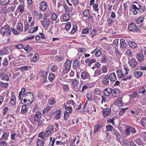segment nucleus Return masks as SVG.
I'll list each match as a JSON object with an SVG mask.
<instances>
[{
	"label": "nucleus",
	"mask_w": 146,
	"mask_h": 146,
	"mask_svg": "<svg viewBox=\"0 0 146 146\" xmlns=\"http://www.w3.org/2000/svg\"><path fill=\"white\" fill-rule=\"evenodd\" d=\"M23 98L27 100L28 103H26V104L27 106H29L33 102L34 96L33 94L30 92L27 93L23 95Z\"/></svg>",
	"instance_id": "1"
},
{
	"label": "nucleus",
	"mask_w": 146,
	"mask_h": 146,
	"mask_svg": "<svg viewBox=\"0 0 146 146\" xmlns=\"http://www.w3.org/2000/svg\"><path fill=\"white\" fill-rule=\"evenodd\" d=\"M0 32L3 35H9L11 33V31L9 26L7 25L5 26L0 30Z\"/></svg>",
	"instance_id": "2"
},
{
	"label": "nucleus",
	"mask_w": 146,
	"mask_h": 146,
	"mask_svg": "<svg viewBox=\"0 0 146 146\" xmlns=\"http://www.w3.org/2000/svg\"><path fill=\"white\" fill-rule=\"evenodd\" d=\"M129 30L131 31H139L140 30L137 27L136 25L134 23H131L128 27Z\"/></svg>",
	"instance_id": "3"
},
{
	"label": "nucleus",
	"mask_w": 146,
	"mask_h": 146,
	"mask_svg": "<svg viewBox=\"0 0 146 146\" xmlns=\"http://www.w3.org/2000/svg\"><path fill=\"white\" fill-rule=\"evenodd\" d=\"M51 113L54 115V118L56 120H58L60 117L61 114L60 110H57L54 112H51Z\"/></svg>",
	"instance_id": "4"
},
{
	"label": "nucleus",
	"mask_w": 146,
	"mask_h": 146,
	"mask_svg": "<svg viewBox=\"0 0 146 146\" xmlns=\"http://www.w3.org/2000/svg\"><path fill=\"white\" fill-rule=\"evenodd\" d=\"M39 75L40 77L43 79V81L45 82L46 80L47 73L43 70H41L40 72Z\"/></svg>",
	"instance_id": "5"
},
{
	"label": "nucleus",
	"mask_w": 146,
	"mask_h": 146,
	"mask_svg": "<svg viewBox=\"0 0 146 146\" xmlns=\"http://www.w3.org/2000/svg\"><path fill=\"white\" fill-rule=\"evenodd\" d=\"M120 91L117 88H115L111 90V93L113 96L117 97L119 96Z\"/></svg>",
	"instance_id": "6"
},
{
	"label": "nucleus",
	"mask_w": 146,
	"mask_h": 146,
	"mask_svg": "<svg viewBox=\"0 0 146 146\" xmlns=\"http://www.w3.org/2000/svg\"><path fill=\"white\" fill-rule=\"evenodd\" d=\"M41 117V114L39 111H36L34 117V120L36 122H37Z\"/></svg>",
	"instance_id": "7"
},
{
	"label": "nucleus",
	"mask_w": 146,
	"mask_h": 146,
	"mask_svg": "<svg viewBox=\"0 0 146 146\" xmlns=\"http://www.w3.org/2000/svg\"><path fill=\"white\" fill-rule=\"evenodd\" d=\"M80 139L78 137H77L74 139L72 141H71L70 144V146H76L79 142Z\"/></svg>",
	"instance_id": "8"
},
{
	"label": "nucleus",
	"mask_w": 146,
	"mask_h": 146,
	"mask_svg": "<svg viewBox=\"0 0 146 146\" xmlns=\"http://www.w3.org/2000/svg\"><path fill=\"white\" fill-rule=\"evenodd\" d=\"M110 110L109 109L106 108L103 111V113L105 117H107L110 116Z\"/></svg>",
	"instance_id": "9"
},
{
	"label": "nucleus",
	"mask_w": 146,
	"mask_h": 146,
	"mask_svg": "<svg viewBox=\"0 0 146 146\" xmlns=\"http://www.w3.org/2000/svg\"><path fill=\"white\" fill-rule=\"evenodd\" d=\"M71 64V62L70 61L68 60L66 61L65 63V67L67 70H68L70 69Z\"/></svg>",
	"instance_id": "10"
},
{
	"label": "nucleus",
	"mask_w": 146,
	"mask_h": 146,
	"mask_svg": "<svg viewBox=\"0 0 146 146\" xmlns=\"http://www.w3.org/2000/svg\"><path fill=\"white\" fill-rule=\"evenodd\" d=\"M49 24V20L48 19H45L42 22V25L45 27H48Z\"/></svg>",
	"instance_id": "11"
},
{
	"label": "nucleus",
	"mask_w": 146,
	"mask_h": 146,
	"mask_svg": "<svg viewBox=\"0 0 146 146\" xmlns=\"http://www.w3.org/2000/svg\"><path fill=\"white\" fill-rule=\"evenodd\" d=\"M16 102V100L15 96L13 94L12 95L10 99L11 104L12 105H14L15 104Z\"/></svg>",
	"instance_id": "12"
},
{
	"label": "nucleus",
	"mask_w": 146,
	"mask_h": 146,
	"mask_svg": "<svg viewBox=\"0 0 146 146\" xmlns=\"http://www.w3.org/2000/svg\"><path fill=\"white\" fill-rule=\"evenodd\" d=\"M40 8L42 10H44L47 8V4L45 1H42L40 4Z\"/></svg>",
	"instance_id": "13"
},
{
	"label": "nucleus",
	"mask_w": 146,
	"mask_h": 146,
	"mask_svg": "<svg viewBox=\"0 0 146 146\" xmlns=\"http://www.w3.org/2000/svg\"><path fill=\"white\" fill-rule=\"evenodd\" d=\"M70 18V15L68 14L65 13L63 15L62 19L64 21L67 22L69 20Z\"/></svg>",
	"instance_id": "14"
},
{
	"label": "nucleus",
	"mask_w": 146,
	"mask_h": 146,
	"mask_svg": "<svg viewBox=\"0 0 146 146\" xmlns=\"http://www.w3.org/2000/svg\"><path fill=\"white\" fill-rule=\"evenodd\" d=\"M129 63L130 65L133 68L135 67L137 65V63L135 60L133 59H131L129 60Z\"/></svg>",
	"instance_id": "15"
},
{
	"label": "nucleus",
	"mask_w": 146,
	"mask_h": 146,
	"mask_svg": "<svg viewBox=\"0 0 146 146\" xmlns=\"http://www.w3.org/2000/svg\"><path fill=\"white\" fill-rule=\"evenodd\" d=\"M116 105L119 106H121L123 104L121 98H119L116 100L115 102Z\"/></svg>",
	"instance_id": "16"
},
{
	"label": "nucleus",
	"mask_w": 146,
	"mask_h": 146,
	"mask_svg": "<svg viewBox=\"0 0 146 146\" xmlns=\"http://www.w3.org/2000/svg\"><path fill=\"white\" fill-rule=\"evenodd\" d=\"M84 16L90 18H92V17L90 15L89 10L88 9L84 11L83 13Z\"/></svg>",
	"instance_id": "17"
},
{
	"label": "nucleus",
	"mask_w": 146,
	"mask_h": 146,
	"mask_svg": "<svg viewBox=\"0 0 146 146\" xmlns=\"http://www.w3.org/2000/svg\"><path fill=\"white\" fill-rule=\"evenodd\" d=\"M38 121V127H39L40 126H42L45 123V119L42 118L41 119H40Z\"/></svg>",
	"instance_id": "18"
},
{
	"label": "nucleus",
	"mask_w": 146,
	"mask_h": 146,
	"mask_svg": "<svg viewBox=\"0 0 146 146\" xmlns=\"http://www.w3.org/2000/svg\"><path fill=\"white\" fill-rule=\"evenodd\" d=\"M17 29L21 32L22 31L23 29V25L20 23H18L17 26Z\"/></svg>",
	"instance_id": "19"
},
{
	"label": "nucleus",
	"mask_w": 146,
	"mask_h": 146,
	"mask_svg": "<svg viewBox=\"0 0 146 146\" xmlns=\"http://www.w3.org/2000/svg\"><path fill=\"white\" fill-rule=\"evenodd\" d=\"M109 78L111 80L115 81L116 79V77L115 74L114 73H112L109 76Z\"/></svg>",
	"instance_id": "20"
},
{
	"label": "nucleus",
	"mask_w": 146,
	"mask_h": 146,
	"mask_svg": "<svg viewBox=\"0 0 146 146\" xmlns=\"http://www.w3.org/2000/svg\"><path fill=\"white\" fill-rule=\"evenodd\" d=\"M126 46V44L125 40L122 39H121L120 43V47L121 48H124Z\"/></svg>",
	"instance_id": "21"
},
{
	"label": "nucleus",
	"mask_w": 146,
	"mask_h": 146,
	"mask_svg": "<svg viewBox=\"0 0 146 146\" xmlns=\"http://www.w3.org/2000/svg\"><path fill=\"white\" fill-rule=\"evenodd\" d=\"M38 55L36 53L34 55L32 59L31 60V61L32 62H35L38 60Z\"/></svg>",
	"instance_id": "22"
},
{
	"label": "nucleus",
	"mask_w": 146,
	"mask_h": 146,
	"mask_svg": "<svg viewBox=\"0 0 146 146\" xmlns=\"http://www.w3.org/2000/svg\"><path fill=\"white\" fill-rule=\"evenodd\" d=\"M136 58L140 62L144 60V56L143 55L138 54L136 56Z\"/></svg>",
	"instance_id": "23"
},
{
	"label": "nucleus",
	"mask_w": 146,
	"mask_h": 146,
	"mask_svg": "<svg viewBox=\"0 0 146 146\" xmlns=\"http://www.w3.org/2000/svg\"><path fill=\"white\" fill-rule=\"evenodd\" d=\"M1 79L3 80H5L8 81L9 80V77L6 74L3 73L1 75Z\"/></svg>",
	"instance_id": "24"
},
{
	"label": "nucleus",
	"mask_w": 146,
	"mask_h": 146,
	"mask_svg": "<svg viewBox=\"0 0 146 146\" xmlns=\"http://www.w3.org/2000/svg\"><path fill=\"white\" fill-rule=\"evenodd\" d=\"M62 139L63 141H57L56 142L57 145H61L64 144L66 141V139L65 137H62Z\"/></svg>",
	"instance_id": "25"
},
{
	"label": "nucleus",
	"mask_w": 146,
	"mask_h": 146,
	"mask_svg": "<svg viewBox=\"0 0 146 146\" xmlns=\"http://www.w3.org/2000/svg\"><path fill=\"white\" fill-rule=\"evenodd\" d=\"M111 92V90L110 88H106L104 91V94L105 96H108L110 95Z\"/></svg>",
	"instance_id": "26"
},
{
	"label": "nucleus",
	"mask_w": 146,
	"mask_h": 146,
	"mask_svg": "<svg viewBox=\"0 0 146 146\" xmlns=\"http://www.w3.org/2000/svg\"><path fill=\"white\" fill-rule=\"evenodd\" d=\"M90 34L91 35V37L92 38H93L97 34L96 30L94 29L91 28L90 29Z\"/></svg>",
	"instance_id": "27"
},
{
	"label": "nucleus",
	"mask_w": 146,
	"mask_h": 146,
	"mask_svg": "<svg viewBox=\"0 0 146 146\" xmlns=\"http://www.w3.org/2000/svg\"><path fill=\"white\" fill-rule=\"evenodd\" d=\"M117 76L119 77L122 78L125 76V74H123L121 70H119L117 71Z\"/></svg>",
	"instance_id": "28"
},
{
	"label": "nucleus",
	"mask_w": 146,
	"mask_h": 146,
	"mask_svg": "<svg viewBox=\"0 0 146 146\" xmlns=\"http://www.w3.org/2000/svg\"><path fill=\"white\" fill-rule=\"evenodd\" d=\"M79 84V81L76 80H74L72 82V84L74 87L77 88Z\"/></svg>",
	"instance_id": "29"
},
{
	"label": "nucleus",
	"mask_w": 146,
	"mask_h": 146,
	"mask_svg": "<svg viewBox=\"0 0 146 146\" xmlns=\"http://www.w3.org/2000/svg\"><path fill=\"white\" fill-rule=\"evenodd\" d=\"M10 0H0V4L3 5H7Z\"/></svg>",
	"instance_id": "30"
},
{
	"label": "nucleus",
	"mask_w": 146,
	"mask_h": 146,
	"mask_svg": "<svg viewBox=\"0 0 146 146\" xmlns=\"http://www.w3.org/2000/svg\"><path fill=\"white\" fill-rule=\"evenodd\" d=\"M88 74L85 72H83L81 73V76L82 79L83 80L86 79L87 78Z\"/></svg>",
	"instance_id": "31"
},
{
	"label": "nucleus",
	"mask_w": 146,
	"mask_h": 146,
	"mask_svg": "<svg viewBox=\"0 0 146 146\" xmlns=\"http://www.w3.org/2000/svg\"><path fill=\"white\" fill-rule=\"evenodd\" d=\"M38 29V27L36 26L34 28H32L30 29L29 31V32L30 33H32L33 32H35L37 31Z\"/></svg>",
	"instance_id": "32"
},
{
	"label": "nucleus",
	"mask_w": 146,
	"mask_h": 146,
	"mask_svg": "<svg viewBox=\"0 0 146 146\" xmlns=\"http://www.w3.org/2000/svg\"><path fill=\"white\" fill-rule=\"evenodd\" d=\"M129 46L133 48H135L136 47L137 44L136 43L134 42L130 41L129 42Z\"/></svg>",
	"instance_id": "33"
},
{
	"label": "nucleus",
	"mask_w": 146,
	"mask_h": 146,
	"mask_svg": "<svg viewBox=\"0 0 146 146\" xmlns=\"http://www.w3.org/2000/svg\"><path fill=\"white\" fill-rule=\"evenodd\" d=\"M102 127V126L100 124H98L95 126L94 127V133H96L98 132L99 129H100Z\"/></svg>",
	"instance_id": "34"
},
{
	"label": "nucleus",
	"mask_w": 146,
	"mask_h": 146,
	"mask_svg": "<svg viewBox=\"0 0 146 146\" xmlns=\"http://www.w3.org/2000/svg\"><path fill=\"white\" fill-rule=\"evenodd\" d=\"M109 79L108 76H105L102 80V82L103 83L105 84H107L108 83Z\"/></svg>",
	"instance_id": "35"
},
{
	"label": "nucleus",
	"mask_w": 146,
	"mask_h": 146,
	"mask_svg": "<svg viewBox=\"0 0 146 146\" xmlns=\"http://www.w3.org/2000/svg\"><path fill=\"white\" fill-rule=\"evenodd\" d=\"M52 19L53 21L56 20L58 18L57 15L54 13H53L51 15Z\"/></svg>",
	"instance_id": "36"
},
{
	"label": "nucleus",
	"mask_w": 146,
	"mask_h": 146,
	"mask_svg": "<svg viewBox=\"0 0 146 146\" xmlns=\"http://www.w3.org/2000/svg\"><path fill=\"white\" fill-rule=\"evenodd\" d=\"M48 102L51 105H53L55 103V101L53 98H50L48 100Z\"/></svg>",
	"instance_id": "37"
},
{
	"label": "nucleus",
	"mask_w": 146,
	"mask_h": 146,
	"mask_svg": "<svg viewBox=\"0 0 146 146\" xmlns=\"http://www.w3.org/2000/svg\"><path fill=\"white\" fill-rule=\"evenodd\" d=\"M131 126H127L126 127L125 133L127 135H129L130 133V130H131Z\"/></svg>",
	"instance_id": "38"
},
{
	"label": "nucleus",
	"mask_w": 146,
	"mask_h": 146,
	"mask_svg": "<svg viewBox=\"0 0 146 146\" xmlns=\"http://www.w3.org/2000/svg\"><path fill=\"white\" fill-rule=\"evenodd\" d=\"M144 19V17H140L136 20V23L138 24H140L143 22Z\"/></svg>",
	"instance_id": "39"
},
{
	"label": "nucleus",
	"mask_w": 146,
	"mask_h": 146,
	"mask_svg": "<svg viewBox=\"0 0 146 146\" xmlns=\"http://www.w3.org/2000/svg\"><path fill=\"white\" fill-rule=\"evenodd\" d=\"M31 68V67L29 66H22L20 67V69L22 71H24L27 70Z\"/></svg>",
	"instance_id": "40"
},
{
	"label": "nucleus",
	"mask_w": 146,
	"mask_h": 146,
	"mask_svg": "<svg viewBox=\"0 0 146 146\" xmlns=\"http://www.w3.org/2000/svg\"><path fill=\"white\" fill-rule=\"evenodd\" d=\"M128 109V108H122L119 112V114L122 115L125 112L126 110Z\"/></svg>",
	"instance_id": "41"
},
{
	"label": "nucleus",
	"mask_w": 146,
	"mask_h": 146,
	"mask_svg": "<svg viewBox=\"0 0 146 146\" xmlns=\"http://www.w3.org/2000/svg\"><path fill=\"white\" fill-rule=\"evenodd\" d=\"M54 77V74L53 73H50L48 78L49 80L51 81H52Z\"/></svg>",
	"instance_id": "42"
},
{
	"label": "nucleus",
	"mask_w": 146,
	"mask_h": 146,
	"mask_svg": "<svg viewBox=\"0 0 146 146\" xmlns=\"http://www.w3.org/2000/svg\"><path fill=\"white\" fill-rule=\"evenodd\" d=\"M141 123L142 125L144 127H146V118H145L144 119H142L141 121Z\"/></svg>",
	"instance_id": "43"
},
{
	"label": "nucleus",
	"mask_w": 146,
	"mask_h": 146,
	"mask_svg": "<svg viewBox=\"0 0 146 146\" xmlns=\"http://www.w3.org/2000/svg\"><path fill=\"white\" fill-rule=\"evenodd\" d=\"M37 144L38 146H43L44 143L41 139H38L37 142Z\"/></svg>",
	"instance_id": "44"
},
{
	"label": "nucleus",
	"mask_w": 146,
	"mask_h": 146,
	"mask_svg": "<svg viewBox=\"0 0 146 146\" xmlns=\"http://www.w3.org/2000/svg\"><path fill=\"white\" fill-rule=\"evenodd\" d=\"M142 74L143 73L140 72H136L135 74V76L137 78L141 76Z\"/></svg>",
	"instance_id": "45"
},
{
	"label": "nucleus",
	"mask_w": 146,
	"mask_h": 146,
	"mask_svg": "<svg viewBox=\"0 0 146 146\" xmlns=\"http://www.w3.org/2000/svg\"><path fill=\"white\" fill-rule=\"evenodd\" d=\"M18 9L21 13H22L24 11V7L23 5H20L18 7Z\"/></svg>",
	"instance_id": "46"
},
{
	"label": "nucleus",
	"mask_w": 146,
	"mask_h": 146,
	"mask_svg": "<svg viewBox=\"0 0 146 146\" xmlns=\"http://www.w3.org/2000/svg\"><path fill=\"white\" fill-rule=\"evenodd\" d=\"M135 141L139 145H141L143 144L142 142L139 139H136L135 140Z\"/></svg>",
	"instance_id": "47"
},
{
	"label": "nucleus",
	"mask_w": 146,
	"mask_h": 146,
	"mask_svg": "<svg viewBox=\"0 0 146 146\" xmlns=\"http://www.w3.org/2000/svg\"><path fill=\"white\" fill-rule=\"evenodd\" d=\"M126 54L127 56L131 57L132 56V53L130 50H127L126 51Z\"/></svg>",
	"instance_id": "48"
},
{
	"label": "nucleus",
	"mask_w": 146,
	"mask_h": 146,
	"mask_svg": "<svg viewBox=\"0 0 146 146\" xmlns=\"http://www.w3.org/2000/svg\"><path fill=\"white\" fill-rule=\"evenodd\" d=\"M102 100L101 102L102 104L105 106V107H107L106 106V104L107 103V102L106 101L105 98L104 96H102Z\"/></svg>",
	"instance_id": "49"
},
{
	"label": "nucleus",
	"mask_w": 146,
	"mask_h": 146,
	"mask_svg": "<svg viewBox=\"0 0 146 146\" xmlns=\"http://www.w3.org/2000/svg\"><path fill=\"white\" fill-rule=\"evenodd\" d=\"M27 111V107L25 105H23L22 107L21 112L25 113Z\"/></svg>",
	"instance_id": "50"
},
{
	"label": "nucleus",
	"mask_w": 146,
	"mask_h": 146,
	"mask_svg": "<svg viewBox=\"0 0 146 146\" xmlns=\"http://www.w3.org/2000/svg\"><path fill=\"white\" fill-rule=\"evenodd\" d=\"M38 137L42 139H44L45 137L44 133L43 132H40L38 135Z\"/></svg>",
	"instance_id": "51"
},
{
	"label": "nucleus",
	"mask_w": 146,
	"mask_h": 146,
	"mask_svg": "<svg viewBox=\"0 0 146 146\" xmlns=\"http://www.w3.org/2000/svg\"><path fill=\"white\" fill-rule=\"evenodd\" d=\"M8 85L7 83L1 82L0 83V86L3 88H6L8 86Z\"/></svg>",
	"instance_id": "52"
},
{
	"label": "nucleus",
	"mask_w": 146,
	"mask_h": 146,
	"mask_svg": "<svg viewBox=\"0 0 146 146\" xmlns=\"http://www.w3.org/2000/svg\"><path fill=\"white\" fill-rule=\"evenodd\" d=\"M44 133L45 137H46L50 136L51 134V131H50V130H46Z\"/></svg>",
	"instance_id": "53"
},
{
	"label": "nucleus",
	"mask_w": 146,
	"mask_h": 146,
	"mask_svg": "<svg viewBox=\"0 0 146 146\" xmlns=\"http://www.w3.org/2000/svg\"><path fill=\"white\" fill-rule=\"evenodd\" d=\"M80 64V62L78 60H75L74 61V66H75V67H78Z\"/></svg>",
	"instance_id": "54"
},
{
	"label": "nucleus",
	"mask_w": 146,
	"mask_h": 146,
	"mask_svg": "<svg viewBox=\"0 0 146 146\" xmlns=\"http://www.w3.org/2000/svg\"><path fill=\"white\" fill-rule=\"evenodd\" d=\"M24 49L27 52H29L31 50V48L29 45H27L24 48Z\"/></svg>",
	"instance_id": "55"
},
{
	"label": "nucleus",
	"mask_w": 146,
	"mask_h": 146,
	"mask_svg": "<svg viewBox=\"0 0 146 146\" xmlns=\"http://www.w3.org/2000/svg\"><path fill=\"white\" fill-rule=\"evenodd\" d=\"M139 92L141 94H144L145 92V90L144 87H143L140 89L139 90Z\"/></svg>",
	"instance_id": "56"
},
{
	"label": "nucleus",
	"mask_w": 146,
	"mask_h": 146,
	"mask_svg": "<svg viewBox=\"0 0 146 146\" xmlns=\"http://www.w3.org/2000/svg\"><path fill=\"white\" fill-rule=\"evenodd\" d=\"M106 130L108 131H111L112 130L113 127L111 125H108L106 126Z\"/></svg>",
	"instance_id": "57"
},
{
	"label": "nucleus",
	"mask_w": 146,
	"mask_h": 146,
	"mask_svg": "<svg viewBox=\"0 0 146 146\" xmlns=\"http://www.w3.org/2000/svg\"><path fill=\"white\" fill-rule=\"evenodd\" d=\"M71 27V24L69 22H68L67 23V24L66 26V29L68 30H69Z\"/></svg>",
	"instance_id": "58"
},
{
	"label": "nucleus",
	"mask_w": 146,
	"mask_h": 146,
	"mask_svg": "<svg viewBox=\"0 0 146 146\" xmlns=\"http://www.w3.org/2000/svg\"><path fill=\"white\" fill-rule=\"evenodd\" d=\"M102 51L101 50H98L96 51L95 53L96 56L97 57L99 56L101 54Z\"/></svg>",
	"instance_id": "59"
},
{
	"label": "nucleus",
	"mask_w": 146,
	"mask_h": 146,
	"mask_svg": "<svg viewBox=\"0 0 146 146\" xmlns=\"http://www.w3.org/2000/svg\"><path fill=\"white\" fill-rule=\"evenodd\" d=\"M95 62H96V60L93 59L91 60H90V59H88L86 61V62H88L90 64H92Z\"/></svg>",
	"instance_id": "60"
},
{
	"label": "nucleus",
	"mask_w": 146,
	"mask_h": 146,
	"mask_svg": "<svg viewBox=\"0 0 146 146\" xmlns=\"http://www.w3.org/2000/svg\"><path fill=\"white\" fill-rule=\"evenodd\" d=\"M89 29L88 28H86L83 30L82 33L84 34H87L89 32Z\"/></svg>",
	"instance_id": "61"
},
{
	"label": "nucleus",
	"mask_w": 146,
	"mask_h": 146,
	"mask_svg": "<svg viewBox=\"0 0 146 146\" xmlns=\"http://www.w3.org/2000/svg\"><path fill=\"white\" fill-rule=\"evenodd\" d=\"M93 7L94 10L95 11H98V5L96 4H94L93 5Z\"/></svg>",
	"instance_id": "62"
},
{
	"label": "nucleus",
	"mask_w": 146,
	"mask_h": 146,
	"mask_svg": "<svg viewBox=\"0 0 146 146\" xmlns=\"http://www.w3.org/2000/svg\"><path fill=\"white\" fill-rule=\"evenodd\" d=\"M138 96L139 95L137 91L134 92L132 96V97L133 98H137Z\"/></svg>",
	"instance_id": "63"
},
{
	"label": "nucleus",
	"mask_w": 146,
	"mask_h": 146,
	"mask_svg": "<svg viewBox=\"0 0 146 146\" xmlns=\"http://www.w3.org/2000/svg\"><path fill=\"white\" fill-rule=\"evenodd\" d=\"M77 30V27L76 26H75L73 27V29L71 31V33L72 34L74 33Z\"/></svg>",
	"instance_id": "64"
}]
</instances>
